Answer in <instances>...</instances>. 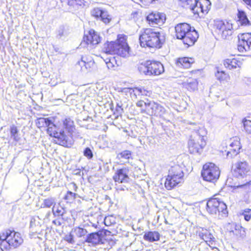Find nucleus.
<instances>
[{
	"instance_id": "nucleus-5",
	"label": "nucleus",
	"mask_w": 251,
	"mask_h": 251,
	"mask_svg": "<svg viewBox=\"0 0 251 251\" xmlns=\"http://www.w3.org/2000/svg\"><path fill=\"white\" fill-rule=\"evenodd\" d=\"M207 130L204 127H199L195 135L191 136L188 142L190 153H201L206 145Z\"/></svg>"
},
{
	"instance_id": "nucleus-15",
	"label": "nucleus",
	"mask_w": 251,
	"mask_h": 251,
	"mask_svg": "<svg viewBox=\"0 0 251 251\" xmlns=\"http://www.w3.org/2000/svg\"><path fill=\"white\" fill-rule=\"evenodd\" d=\"M92 17L99 20L105 25L110 24L112 20V16L105 9L100 7H94L91 12Z\"/></svg>"
},
{
	"instance_id": "nucleus-34",
	"label": "nucleus",
	"mask_w": 251,
	"mask_h": 251,
	"mask_svg": "<svg viewBox=\"0 0 251 251\" xmlns=\"http://www.w3.org/2000/svg\"><path fill=\"white\" fill-rule=\"evenodd\" d=\"M242 123L244 131L248 134H251V114L244 118Z\"/></svg>"
},
{
	"instance_id": "nucleus-44",
	"label": "nucleus",
	"mask_w": 251,
	"mask_h": 251,
	"mask_svg": "<svg viewBox=\"0 0 251 251\" xmlns=\"http://www.w3.org/2000/svg\"><path fill=\"white\" fill-rule=\"evenodd\" d=\"M242 215L244 216V220L247 222L251 219V209L246 208L243 211Z\"/></svg>"
},
{
	"instance_id": "nucleus-4",
	"label": "nucleus",
	"mask_w": 251,
	"mask_h": 251,
	"mask_svg": "<svg viewBox=\"0 0 251 251\" xmlns=\"http://www.w3.org/2000/svg\"><path fill=\"white\" fill-rule=\"evenodd\" d=\"M176 39L181 40L186 47L193 46L199 38V34L194 27L186 23L177 24L175 27Z\"/></svg>"
},
{
	"instance_id": "nucleus-36",
	"label": "nucleus",
	"mask_w": 251,
	"mask_h": 251,
	"mask_svg": "<svg viewBox=\"0 0 251 251\" xmlns=\"http://www.w3.org/2000/svg\"><path fill=\"white\" fill-rule=\"evenodd\" d=\"M77 197V194L68 191L64 196V199L67 203H73L75 202Z\"/></svg>"
},
{
	"instance_id": "nucleus-10",
	"label": "nucleus",
	"mask_w": 251,
	"mask_h": 251,
	"mask_svg": "<svg viewBox=\"0 0 251 251\" xmlns=\"http://www.w3.org/2000/svg\"><path fill=\"white\" fill-rule=\"evenodd\" d=\"M137 68L141 74L158 75L164 71L163 65L159 61L147 60L138 64Z\"/></svg>"
},
{
	"instance_id": "nucleus-39",
	"label": "nucleus",
	"mask_w": 251,
	"mask_h": 251,
	"mask_svg": "<svg viewBox=\"0 0 251 251\" xmlns=\"http://www.w3.org/2000/svg\"><path fill=\"white\" fill-rule=\"evenodd\" d=\"M10 134L11 138H13L14 140L18 142L20 140V138L18 135V129L15 125L10 126Z\"/></svg>"
},
{
	"instance_id": "nucleus-49",
	"label": "nucleus",
	"mask_w": 251,
	"mask_h": 251,
	"mask_svg": "<svg viewBox=\"0 0 251 251\" xmlns=\"http://www.w3.org/2000/svg\"><path fill=\"white\" fill-rule=\"evenodd\" d=\"M251 9V0H242Z\"/></svg>"
},
{
	"instance_id": "nucleus-52",
	"label": "nucleus",
	"mask_w": 251,
	"mask_h": 251,
	"mask_svg": "<svg viewBox=\"0 0 251 251\" xmlns=\"http://www.w3.org/2000/svg\"><path fill=\"white\" fill-rule=\"evenodd\" d=\"M44 120H45V121L46 124H47V121H46V119H44Z\"/></svg>"
},
{
	"instance_id": "nucleus-27",
	"label": "nucleus",
	"mask_w": 251,
	"mask_h": 251,
	"mask_svg": "<svg viewBox=\"0 0 251 251\" xmlns=\"http://www.w3.org/2000/svg\"><path fill=\"white\" fill-rule=\"evenodd\" d=\"M211 7V3L209 0H197L196 9H198L200 14L201 13L203 15L208 13Z\"/></svg>"
},
{
	"instance_id": "nucleus-35",
	"label": "nucleus",
	"mask_w": 251,
	"mask_h": 251,
	"mask_svg": "<svg viewBox=\"0 0 251 251\" xmlns=\"http://www.w3.org/2000/svg\"><path fill=\"white\" fill-rule=\"evenodd\" d=\"M42 222V220L38 216L31 217L30 228L32 229V231L37 232L36 230V228L41 226Z\"/></svg>"
},
{
	"instance_id": "nucleus-28",
	"label": "nucleus",
	"mask_w": 251,
	"mask_h": 251,
	"mask_svg": "<svg viewBox=\"0 0 251 251\" xmlns=\"http://www.w3.org/2000/svg\"><path fill=\"white\" fill-rule=\"evenodd\" d=\"M194 62L195 60L193 58L188 57H179L176 61V66L181 69L190 68Z\"/></svg>"
},
{
	"instance_id": "nucleus-45",
	"label": "nucleus",
	"mask_w": 251,
	"mask_h": 251,
	"mask_svg": "<svg viewBox=\"0 0 251 251\" xmlns=\"http://www.w3.org/2000/svg\"><path fill=\"white\" fill-rule=\"evenodd\" d=\"M123 111V108L121 105L117 104L115 110L113 111V114L116 115L117 117L121 115Z\"/></svg>"
},
{
	"instance_id": "nucleus-21",
	"label": "nucleus",
	"mask_w": 251,
	"mask_h": 251,
	"mask_svg": "<svg viewBox=\"0 0 251 251\" xmlns=\"http://www.w3.org/2000/svg\"><path fill=\"white\" fill-rule=\"evenodd\" d=\"M148 23L151 26L163 24L166 20L165 15L158 11H152L146 18Z\"/></svg>"
},
{
	"instance_id": "nucleus-41",
	"label": "nucleus",
	"mask_w": 251,
	"mask_h": 251,
	"mask_svg": "<svg viewBox=\"0 0 251 251\" xmlns=\"http://www.w3.org/2000/svg\"><path fill=\"white\" fill-rule=\"evenodd\" d=\"M53 214L57 216H61L63 213V208L58 203H55L52 208Z\"/></svg>"
},
{
	"instance_id": "nucleus-7",
	"label": "nucleus",
	"mask_w": 251,
	"mask_h": 251,
	"mask_svg": "<svg viewBox=\"0 0 251 251\" xmlns=\"http://www.w3.org/2000/svg\"><path fill=\"white\" fill-rule=\"evenodd\" d=\"M184 173L179 165L172 166L165 176L164 187L168 190H172L178 186L183 181Z\"/></svg>"
},
{
	"instance_id": "nucleus-40",
	"label": "nucleus",
	"mask_w": 251,
	"mask_h": 251,
	"mask_svg": "<svg viewBox=\"0 0 251 251\" xmlns=\"http://www.w3.org/2000/svg\"><path fill=\"white\" fill-rule=\"evenodd\" d=\"M106 66L108 69L115 70L119 66L114 57L109 58L108 61L106 62Z\"/></svg>"
},
{
	"instance_id": "nucleus-26",
	"label": "nucleus",
	"mask_w": 251,
	"mask_h": 251,
	"mask_svg": "<svg viewBox=\"0 0 251 251\" xmlns=\"http://www.w3.org/2000/svg\"><path fill=\"white\" fill-rule=\"evenodd\" d=\"M197 0H179L182 6L191 10L194 16L197 18L200 17V11L196 9V5Z\"/></svg>"
},
{
	"instance_id": "nucleus-46",
	"label": "nucleus",
	"mask_w": 251,
	"mask_h": 251,
	"mask_svg": "<svg viewBox=\"0 0 251 251\" xmlns=\"http://www.w3.org/2000/svg\"><path fill=\"white\" fill-rule=\"evenodd\" d=\"M84 155L88 159H91L93 157V153L89 148H86L84 151Z\"/></svg>"
},
{
	"instance_id": "nucleus-9",
	"label": "nucleus",
	"mask_w": 251,
	"mask_h": 251,
	"mask_svg": "<svg viewBox=\"0 0 251 251\" xmlns=\"http://www.w3.org/2000/svg\"><path fill=\"white\" fill-rule=\"evenodd\" d=\"M212 27L215 33L224 39H228L233 32V24L230 20L216 19L213 20Z\"/></svg>"
},
{
	"instance_id": "nucleus-6",
	"label": "nucleus",
	"mask_w": 251,
	"mask_h": 251,
	"mask_svg": "<svg viewBox=\"0 0 251 251\" xmlns=\"http://www.w3.org/2000/svg\"><path fill=\"white\" fill-rule=\"evenodd\" d=\"M214 195L209 198L205 206L206 212L211 215L218 216L220 217L226 216L228 214L227 207L225 202Z\"/></svg>"
},
{
	"instance_id": "nucleus-22",
	"label": "nucleus",
	"mask_w": 251,
	"mask_h": 251,
	"mask_svg": "<svg viewBox=\"0 0 251 251\" xmlns=\"http://www.w3.org/2000/svg\"><path fill=\"white\" fill-rule=\"evenodd\" d=\"M128 173L129 168L128 167H122L118 169L113 175L112 178L116 183H127L129 179Z\"/></svg>"
},
{
	"instance_id": "nucleus-19",
	"label": "nucleus",
	"mask_w": 251,
	"mask_h": 251,
	"mask_svg": "<svg viewBox=\"0 0 251 251\" xmlns=\"http://www.w3.org/2000/svg\"><path fill=\"white\" fill-rule=\"evenodd\" d=\"M126 93L129 95L132 100H136L142 96L150 97L152 94V91L144 87L141 88H127L126 89Z\"/></svg>"
},
{
	"instance_id": "nucleus-8",
	"label": "nucleus",
	"mask_w": 251,
	"mask_h": 251,
	"mask_svg": "<svg viewBox=\"0 0 251 251\" xmlns=\"http://www.w3.org/2000/svg\"><path fill=\"white\" fill-rule=\"evenodd\" d=\"M136 106L140 108L141 112L151 116H161L166 112L165 108L160 104L148 99L146 101L139 100L136 102Z\"/></svg>"
},
{
	"instance_id": "nucleus-16",
	"label": "nucleus",
	"mask_w": 251,
	"mask_h": 251,
	"mask_svg": "<svg viewBox=\"0 0 251 251\" xmlns=\"http://www.w3.org/2000/svg\"><path fill=\"white\" fill-rule=\"evenodd\" d=\"M101 41V37L94 29H90L88 33L84 35L82 43L87 46L95 47Z\"/></svg>"
},
{
	"instance_id": "nucleus-29",
	"label": "nucleus",
	"mask_w": 251,
	"mask_h": 251,
	"mask_svg": "<svg viewBox=\"0 0 251 251\" xmlns=\"http://www.w3.org/2000/svg\"><path fill=\"white\" fill-rule=\"evenodd\" d=\"M229 232L237 238H243L246 236V229L240 225L231 224Z\"/></svg>"
},
{
	"instance_id": "nucleus-38",
	"label": "nucleus",
	"mask_w": 251,
	"mask_h": 251,
	"mask_svg": "<svg viewBox=\"0 0 251 251\" xmlns=\"http://www.w3.org/2000/svg\"><path fill=\"white\" fill-rule=\"evenodd\" d=\"M2 237V234H0V249L3 251L4 250H9L12 247L9 243L7 239Z\"/></svg>"
},
{
	"instance_id": "nucleus-43",
	"label": "nucleus",
	"mask_w": 251,
	"mask_h": 251,
	"mask_svg": "<svg viewBox=\"0 0 251 251\" xmlns=\"http://www.w3.org/2000/svg\"><path fill=\"white\" fill-rule=\"evenodd\" d=\"M115 223V218L112 215H108L104 219V224L106 226H110Z\"/></svg>"
},
{
	"instance_id": "nucleus-53",
	"label": "nucleus",
	"mask_w": 251,
	"mask_h": 251,
	"mask_svg": "<svg viewBox=\"0 0 251 251\" xmlns=\"http://www.w3.org/2000/svg\"><path fill=\"white\" fill-rule=\"evenodd\" d=\"M111 109L113 111V108L111 107Z\"/></svg>"
},
{
	"instance_id": "nucleus-47",
	"label": "nucleus",
	"mask_w": 251,
	"mask_h": 251,
	"mask_svg": "<svg viewBox=\"0 0 251 251\" xmlns=\"http://www.w3.org/2000/svg\"><path fill=\"white\" fill-rule=\"evenodd\" d=\"M64 240L70 244H73L75 242L73 238V235L71 233L66 235L64 237Z\"/></svg>"
},
{
	"instance_id": "nucleus-48",
	"label": "nucleus",
	"mask_w": 251,
	"mask_h": 251,
	"mask_svg": "<svg viewBox=\"0 0 251 251\" xmlns=\"http://www.w3.org/2000/svg\"><path fill=\"white\" fill-rule=\"evenodd\" d=\"M58 217L53 221V223L54 225L57 226H60L61 224V221H62V218L61 216H57Z\"/></svg>"
},
{
	"instance_id": "nucleus-31",
	"label": "nucleus",
	"mask_w": 251,
	"mask_h": 251,
	"mask_svg": "<svg viewBox=\"0 0 251 251\" xmlns=\"http://www.w3.org/2000/svg\"><path fill=\"white\" fill-rule=\"evenodd\" d=\"M61 2L66 3L70 7L75 9H79L83 7L86 4L84 0H61Z\"/></svg>"
},
{
	"instance_id": "nucleus-3",
	"label": "nucleus",
	"mask_w": 251,
	"mask_h": 251,
	"mask_svg": "<svg viewBox=\"0 0 251 251\" xmlns=\"http://www.w3.org/2000/svg\"><path fill=\"white\" fill-rule=\"evenodd\" d=\"M127 36L124 34H119L116 41L105 42L103 45V52L106 54L123 58L129 56L130 48L127 42Z\"/></svg>"
},
{
	"instance_id": "nucleus-33",
	"label": "nucleus",
	"mask_w": 251,
	"mask_h": 251,
	"mask_svg": "<svg viewBox=\"0 0 251 251\" xmlns=\"http://www.w3.org/2000/svg\"><path fill=\"white\" fill-rule=\"evenodd\" d=\"M216 79L220 82H227L230 80V76L225 71L217 68V71L215 74Z\"/></svg>"
},
{
	"instance_id": "nucleus-30",
	"label": "nucleus",
	"mask_w": 251,
	"mask_h": 251,
	"mask_svg": "<svg viewBox=\"0 0 251 251\" xmlns=\"http://www.w3.org/2000/svg\"><path fill=\"white\" fill-rule=\"evenodd\" d=\"M143 239L149 242L158 241L160 239V235L156 231H148L144 232Z\"/></svg>"
},
{
	"instance_id": "nucleus-18",
	"label": "nucleus",
	"mask_w": 251,
	"mask_h": 251,
	"mask_svg": "<svg viewBox=\"0 0 251 251\" xmlns=\"http://www.w3.org/2000/svg\"><path fill=\"white\" fill-rule=\"evenodd\" d=\"M77 64L80 66L82 71L85 70L88 72H93L97 68L92 56L88 54L82 56Z\"/></svg>"
},
{
	"instance_id": "nucleus-24",
	"label": "nucleus",
	"mask_w": 251,
	"mask_h": 251,
	"mask_svg": "<svg viewBox=\"0 0 251 251\" xmlns=\"http://www.w3.org/2000/svg\"><path fill=\"white\" fill-rule=\"evenodd\" d=\"M200 238L203 240L211 249L216 248L217 241L213 235L208 230H204L199 234Z\"/></svg>"
},
{
	"instance_id": "nucleus-50",
	"label": "nucleus",
	"mask_w": 251,
	"mask_h": 251,
	"mask_svg": "<svg viewBox=\"0 0 251 251\" xmlns=\"http://www.w3.org/2000/svg\"><path fill=\"white\" fill-rule=\"evenodd\" d=\"M73 184L74 187L75 188V190L76 191L77 189V186H76V185L75 183H73Z\"/></svg>"
},
{
	"instance_id": "nucleus-11",
	"label": "nucleus",
	"mask_w": 251,
	"mask_h": 251,
	"mask_svg": "<svg viewBox=\"0 0 251 251\" xmlns=\"http://www.w3.org/2000/svg\"><path fill=\"white\" fill-rule=\"evenodd\" d=\"M221 174L219 167L212 162H206L202 166L201 176L203 180L215 183L219 179Z\"/></svg>"
},
{
	"instance_id": "nucleus-23",
	"label": "nucleus",
	"mask_w": 251,
	"mask_h": 251,
	"mask_svg": "<svg viewBox=\"0 0 251 251\" xmlns=\"http://www.w3.org/2000/svg\"><path fill=\"white\" fill-rule=\"evenodd\" d=\"M243 59L235 57L234 55H231L228 58L224 60L223 65L229 70L240 69L243 65Z\"/></svg>"
},
{
	"instance_id": "nucleus-17",
	"label": "nucleus",
	"mask_w": 251,
	"mask_h": 251,
	"mask_svg": "<svg viewBox=\"0 0 251 251\" xmlns=\"http://www.w3.org/2000/svg\"><path fill=\"white\" fill-rule=\"evenodd\" d=\"M237 50L240 52H244L250 49L251 46V33H241L238 36Z\"/></svg>"
},
{
	"instance_id": "nucleus-51",
	"label": "nucleus",
	"mask_w": 251,
	"mask_h": 251,
	"mask_svg": "<svg viewBox=\"0 0 251 251\" xmlns=\"http://www.w3.org/2000/svg\"><path fill=\"white\" fill-rule=\"evenodd\" d=\"M47 206V201L46 200H44V207H46Z\"/></svg>"
},
{
	"instance_id": "nucleus-14",
	"label": "nucleus",
	"mask_w": 251,
	"mask_h": 251,
	"mask_svg": "<svg viewBox=\"0 0 251 251\" xmlns=\"http://www.w3.org/2000/svg\"><path fill=\"white\" fill-rule=\"evenodd\" d=\"M251 172V164L247 161H239L235 164L233 173L236 177H244Z\"/></svg>"
},
{
	"instance_id": "nucleus-20",
	"label": "nucleus",
	"mask_w": 251,
	"mask_h": 251,
	"mask_svg": "<svg viewBox=\"0 0 251 251\" xmlns=\"http://www.w3.org/2000/svg\"><path fill=\"white\" fill-rule=\"evenodd\" d=\"M2 237L5 238L4 239H7V241L10 243L9 244L13 248L17 247L23 242L21 234L14 231H7L5 233H2Z\"/></svg>"
},
{
	"instance_id": "nucleus-37",
	"label": "nucleus",
	"mask_w": 251,
	"mask_h": 251,
	"mask_svg": "<svg viewBox=\"0 0 251 251\" xmlns=\"http://www.w3.org/2000/svg\"><path fill=\"white\" fill-rule=\"evenodd\" d=\"M73 231L74 232L75 236L77 238L84 237L87 233L86 229L79 226L75 227L73 229Z\"/></svg>"
},
{
	"instance_id": "nucleus-42",
	"label": "nucleus",
	"mask_w": 251,
	"mask_h": 251,
	"mask_svg": "<svg viewBox=\"0 0 251 251\" xmlns=\"http://www.w3.org/2000/svg\"><path fill=\"white\" fill-rule=\"evenodd\" d=\"M132 152L128 150H125L119 153V158L129 159L131 158Z\"/></svg>"
},
{
	"instance_id": "nucleus-13",
	"label": "nucleus",
	"mask_w": 251,
	"mask_h": 251,
	"mask_svg": "<svg viewBox=\"0 0 251 251\" xmlns=\"http://www.w3.org/2000/svg\"><path fill=\"white\" fill-rule=\"evenodd\" d=\"M242 148L240 140L238 137L231 139L230 143L228 146H222L221 151L227 157H232L238 154Z\"/></svg>"
},
{
	"instance_id": "nucleus-1",
	"label": "nucleus",
	"mask_w": 251,
	"mask_h": 251,
	"mask_svg": "<svg viewBox=\"0 0 251 251\" xmlns=\"http://www.w3.org/2000/svg\"><path fill=\"white\" fill-rule=\"evenodd\" d=\"M63 129L51 121L48 120V134L53 138L54 142L58 145L70 148L74 143V133L75 130L74 121L70 118H66L62 121Z\"/></svg>"
},
{
	"instance_id": "nucleus-12",
	"label": "nucleus",
	"mask_w": 251,
	"mask_h": 251,
	"mask_svg": "<svg viewBox=\"0 0 251 251\" xmlns=\"http://www.w3.org/2000/svg\"><path fill=\"white\" fill-rule=\"evenodd\" d=\"M199 77L196 72H191L183 77L180 83L182 88L190 92H194L198 89Z\"/></svg>"
},
{
	"instance_id": "nucleus-32",
	"label": "nucleus",
	"mask_w": 251,
	"mask_h": 251,
	"mask_svg": "<svg viewBox=\"0 0 251 251\" xmlns=\"http://www.w3.org/2000/svg\"><path fill=\"white\" fill-rule=\"evenodd\" d=\"M238 18L237 21L242 26H249L251 25V23L247 17V14L245 11L238 10L237 14Z\"/></svg>"
},
{
	"instance_id": "nucleus-2",
	"label": "nucleus",
	"mask_w": 251,
	"mask_h": 251,
	"mask_svg": "<svg viewBox=\"0 0 251 251\" xmlns=\"http://www.w3.org/2000/svg\"><path fill=\"white\" fill-rule=\"evenodd\" d=\"M165 43L164 36L155 28H144L139 33V43L142 48L157 50L162 48Z\"/></svg>"
},
{
	"instance_id": "nucleus-25",
	"label": "nucleus",
	"mask_w": 251,
	"mask_h": 251,
	"mask_svg": "<svg viewBox=\"0 0 251 251\" xmlns=\"http://www.w3.org/2000/svg\"><path fill=\"white\" fill-rule=\"evenodd\" d=\"M103 235L102 231L92 232L89 234L85 240V241L93 246L103 244Z\"/></svg>"
}]
</instances>
